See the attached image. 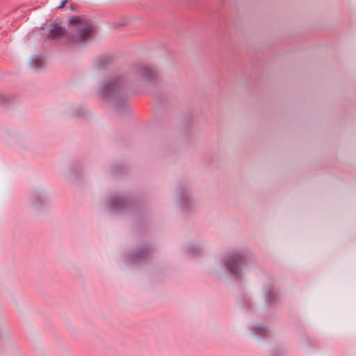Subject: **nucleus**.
Masks as SVG:
<instances>
[{"instance_id":"obj_1","label":"nucleus","mask_w":356,"mask_h":356,"mask_svg":"<svg viewBox=\"0 0 356 356\" xmlns=\"http://www.w3.org/2000/svg\"><path fill=\"white\" fill-rule=\"evenodd\" d=\"M71 31L78 32L73 37V41L75 42H84L90 38L92 27L83 18L81 17H73L70 21Z\"/></svg>"},{"instance_id":"obj_2","label":"nucleus","mask_w":356,"mask_h":356,"mask_svg":"<svg viewBox=\"0 0 356 356\" xmlns=\"http://www.w3.org/2000/svg\"><path fill=\"white\" fill-rule=\"evenodd\" d=\"M140 76L147 81H153L158 76L157 70L149 65H143L139 69Z\"/></svg>"},{"instance_id":"obj_3","label":"nucleus","mask_w":356,"mask_h":356,"mask_svg":"<svg viewBox=\"0 0 356 356\" xmlns=\"http://www.w3.org/2000/svg\"><path fill=\"white\" fill-rule=\"evenodd\" d=\"M65 33L63 28L58 25H52L50 29L49 38L51 39L59 38Z\"/></svg>"},{"instance_id":"obj_4","label":"nucleus","mask_w":356,"mask_h":356,"mask_svg":"<svg viewBox=\"0 0 356 356\" xmlns=\"http://www.w3.org/2000/svg\"><path fill=\"white\" fill-rule=\"evenodd\" d=\"M227 267L228 270L232 273H237V268L238 266V258L231 257L227 261Z\"/></svg>"},{"instance_id":"obj_5","label":"nucleus","mask_w":356,"mask_h":356,"mask_svg":"<svg viewBox=\"0 0 356 356\" xmlns=\"http://www.w3.org/2000/svg\"><path fill=\"white\" fill-rule=\"evenodd\" d=\"M118 88V81H113L105 86L104 93L109 95L111 92H114Z\"/></svg>"},{"instance_id":"obj_6","label":"nucleus","mask_w":356,"mask_h":356,"mask_svg":"<svg viewBox=\"0 0 356 356\" xmlns=\"http://www.w3.org/2000/svg\"><path fill=\"white\" fill-rule=\"evenodd\" d=\"M123 202V200L122 199L118 198L113 202V207L117 209V204H122Z\"/></svg>"},{"instance_id":"obj_7","label":"nucleus","mask_w":356,"mask_h":356,"mask_svg":"<svg viewBox=\"0 0 356 356\" xmlns=\"http://www.w3.org/2000/svg\"><path fill=\"white\" fill-rule=\"evenodd\" d=\"M67 0H63V1H62V2H61V3H60V6H58L57 7V8H58V9H60V8H63V7L67 4Z\"/></svg>"}]
</instances>
